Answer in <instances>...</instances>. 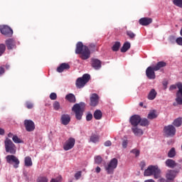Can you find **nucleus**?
<instances>
[{"instance_id": "nucleus-54", "label": "nucleus", "mask_w": 182, "mask_h": 182, "mask_svg": "<svg viewBox=\"0 0 182 182\" xmlns=\"http://www.w3.org/2000/svg\"><path fill=\"white\" fill-rule=\"evenodd\" d=\"M5 73V69L4 68H0V76L1 75H4Z\"/></svg>"}, {"instance_id": "nucleus-9", "label": "nucleus", "mask_w": 182, "mask_h": 182, "mask_svg": "<svg viewBox=\"0 0 182 182\" xmlns=\"http://www.w3.org/2000/svg\"><path fill=\"white\" fill-rule=\"evenodd\" d=\"M76 143V139L73 137H70L63 144V149L65 151L68 150H72L73 147H75V144Z\"/></svg>"}, {"instance_id": "nucleus-43", "label": "nucleus", "mask_w": 182, "mask_h": 182, "mask_svg": "<svg viewBox=\"0 0 182 182\" xmlns=\"http://www.w3.org/2000/svg\"><path fill=\"white\" fill-rule=\"evenodd\" d=\"M127 35L131 39L134 38V37L136 36V34H134V33H133V31H127Z\"/></svg>"}, {"instance_id": "nucleus-8", "label": "nucleus", "mask_w": 182, "mask_h": 182, "mask_svg": "<svg viewBox=\"0 0 182 182\" xmlns=\"http://www.w3.org/2000/svg\"><path fill=\"white\" fill-rule=\"evenodd\" d=\"M164 133L166 137H173L176 136V127L173 125H168L164 127Z\"/></svg>"}, {"instance_id": "nucleus-3", "label": "nucleus", "mask_w": 182, "mask_h": 182, "mask_svg": "<svg viewBox=\"0 0 182 182\" xmlns=\"http://www.w3.org/2000/svg\"><path fill=\"white\" fill-rule=\"evenodd\" d=\"M72 110L75 114V119L77 120H82L83 112H85V103L80 102V104L74 105Z\"/></svg>"}, {"instance_id": "nucleus-22", "label": "nucleus", "mask_w": 182, "mask_h": 182, "mask_svg": "<svg viewBox=\"0 0 182 182\" xmlns=\"http://www.w3.org/2000/svg\"><path fill=\"white\" fill-rule=\"evenodd\" d=\"M132 130L135 136H143V129L134 127L132 128Z\"/></svg>"}, {"instance_id": "nucleus-39", "label": "nucleus", "mask_w": 182, "mask_h": 182, "mask_svg": "<svg viewBox=\"0 0 182 182\" xmlns=\"http://www.w3.org/2000/svg\"><path fill=\"white\" fill-rule=\"evenodd\" d=\"M102 161H103V159H102V156H95V163H96V164H100Z\"/></svg>"}, {"instance_id": "nucleus-50", "label": "nucleus", "mask_w": 182, "mask_h": 182, "mask_svg": "<svg viewBox=\"0 0 182 182\" xmlns=\"http://www.w3.org/2000/svg\"><path fill=\"white\" fill-rule=\"evenodd\" d=\"M26 105L27 109H32L33 107V104H32L30 102H27L26 103Z\"/></svg>"}, {"instance_id": "nucleus-21", "label": "nucleus", "mask_w": 182, "mask_h": 182, "mask_svg": "<svg viewBox=\"0 0 182 182\" xmlns=\"http://www.w3.org/2000/svg\"><path fill=\"white\" fill-rule=\"evenodd\" d=\"M165 164L166 167H169V168H174V167L177 166V164L173 159H167L165 162Z\"/></svg>"}, {"instance_id": "nucleus-37", "label": "nucleus", "mask_w": 182, "mask_h": 182, "mask_svg": "<svg viewBox=\"0 0 182 182\" xmlns=\"http://www.w3.org/2000/svg\"><path fill=\"white\" fill-rule=\"evenodd\" d=\"M53 107L55 111H58L60 109V103L59 102L55 101L53 104Z\"/></svg>"}, {"instance_id": "nucleus-34", "label": "nucleus", "mask_w": 182, "mask_h": 182, "mask_svg": "<svg viewBox=\"0 0 182 182\" xmlns=\"http://www.w3.org/2000/svg\"><path fill=\"white\" fill-rule=\"evenodd\" d=\"M176 156V149L171 148V150L168 152V157L173 159Z\"/></svg>"}, {"instance_id": "nucleus-13", "label": "nucleus", "mask_w": 182, "mask_h": 182, "mask_svg": "<svg viewBox=\"0 0 182 182\" xmlns=\"http://www.w3.org/2000/svg\"><path fill=\"white\" fill-rule=\"evenodd\" d=\"M156 70H154V67L149 66L146 70V75L148 79L153 80L156 79Z\"/></svg>"}, {"instance_id": "nucleus-11", "label": "nucleus", "mask_w": 182, "mask_h": 182, "mask_svg": "<svg viewBox=\"0 0 182 182\" xmlns=\"http://www.w3.org/2000/svg\"><path fill=\"white\" fill-rule=\"evenodd\" d=\"M140 120H141L140 115L134 114L129 118V123H131L132 126L136 127L140 124Z\"/></svg>"}, {"instance_id": "nucleus-28", "label": "nucleus", "mask_w": 182, "mask_h": 182, "mask_svg": "<svg viewBox=\"0 0 182 182\" xmlns=\"http://www.w3.org/2000/svg\"><path fill=\"white\" fill-rule=\"evenodd\" d=\"M130 46H131V45L129 41L125 42L121 48V52L122 53H126L127 50H129V49H130Z\"/></svg>"}, {"instance_id": "nucleus-48", "label": "nucleus", "mask_w": 182, "mask_h": 182, "mask_svg": "<svg viewBox=\"0 0 182 182\" xmlns=\"http://www.w3.org/2000/svg\"><path fill=\"white\" fill-rule=\"evenodd\" d=\"M176 43L179 46H182V37H178L176 40Z\"/></svg>"}, {"instance_id": "nucleus-61", "label": "nucleus", "mask_w": 182, "mask_h": 182, "mask_svg": "<svg viewBox=\"0 0 182 182\" xmlns=\"http://www.w3.org/2000/svg\"><path fill=\"white\" fill-rule=\"evenodd\" d=\"M96 46H95V44H90V48H95Z\"/></svg>"}, {"instance_id": "nucleus-52", "label": "nucleus", "mask_w": 182, "mask_h": 182, "mask_svg": "<svg viewBox=\"0 0 182 182\" xmlns=\"http://www.w3.org/2000/svg\"><path fill=\"white\" fill-rule=\"evenodd\" d=\"M162 85L164 86V90H166L167 89V85H168V82L166 80L163 81Z\"/></svg>"}, {"instance_id": "nucleus-14", "label": "nucleus", "mask_w": 182, "mask_h": 182, "mask_svg": "<svg viewBox=\"0 0 182 182\" xmlns=\"http://www.w3.org/2000/svg\"><path fill=\"white\" fill-rule=\"evenodd\" d=\"M0 32L2 35H6V36H11L14 33L12 28L7 26H1Z\"/></svg>"}, {"instance_id": "nucleus-23", "label": "nucleus", "mask_w": 182, "mask_h": 182, "mask_svg": "<svg viewBox=\"0 0 182 182\" xmlns=\"http://www.w3.org/2000/svg\"><path fill=\"white\" fill-rule=\"evenodd\" d=\"M156 96H157V92H156V90L151 89L147 97L149 100H154L156 99Z\"/></svg>"}, {"instance_id": "nucleus-17", "label": "nucleus", "mask_w": 182, "mask_h": 182, "mask_svg": "<svg viewBox=\"0 0 182 182\" xmlns=\"http://www.w3.org/2000/svg\"><path fill=\"white\" fill-rule=\"evenodd\" d=\"M139 22V24L141 25L142 26H147V25H150V23L153 22V19L147 17H144V18H141Z\"/></svg>"}, {"instance_id": "nucleus-40", "label": "nucleus", "mask_w": 182, "mask_h": 182, "mask_svg": "<svg viewBox=\"0 0 182 182\" xmlns=\"http://www.w3.org/2000/svg\"><path fill=\"white\" fill-rule=\"evenodd\" d=\"M6 49V47L4 44H0V56H2L4 55V53L5 52Z\"/></svg>"}, {"instance_id": "nucleus-44", "label": "nucleus", "mask_w": 182, "mask_h": 182, "mask_svg": "<svg viewBox=\"0 0 182 182\" xmlns=\"http://www.w3.org/2000/svg\"><path fill=\"white\" fill-rule=\"evenodd\" d=\"M74 177H75V180L80 179V177H82V171H77V173H75Z\"/></svg>"}, {"instance_id": "nucleus-58", "label": "nucleus", "mask_w": 182, "mask_h": 182, "mask_svg": "<svg viewBox=\"0 0 182 182\" xmlns=\"http://www.w3.org/2000/svg\"><path fill=\"white\" fill-rule=\"evenodd\" d=\"M165 181V179L163 178H161L158 180V182H164Z\"/></svg>"}, {"instance_id": "nucleus-51", "label": "nucleus", "mask_w": 182, "mask_h": 182, "mask_svg": "<svg viewBox=\"0 0 182 182\" xmlns=\"http://www.w3.org/2000/svg\"><path fill=\"white\" fill-rule=\"evenodd\" d=\"M104 146H105V147H110V146H112V141H106L105 143H104Z\"/></svg>"}, {"instance_id": "nucleus-24", "label": "nucleus", "mask_w": 182, "mask_h": 182, "mask_svg": "<svg viewBox=\"0 0 182 182\" xmlns=\"http://www.w3.org/2000/svg\"><path fill=\"white\" fill-rule=\"evenodd\" d=\"M166 63L164 61H160L157 63V64L154 66V69L155 71L160 70L161 68H164L166 66Z\"/></svg>"}, {"instance_id": "nucleus-29", "label": "nucleus", "mask_w": 182, "mask_h": 182, "mask_svg": "<svg viewBox=\"0 0 182 182\" xmlns=\"http://www.w3.org/2000/svg\"><path fill=\"white\" fill-rule=\"evenodd\" d=\"M99 140H100V136L96 134H92L90 138V141L95 144L99 143Z\"/></svg>"}, {"instance_id": "nucleus-38", "label": "nucleus", "mask_w": 182, "mask_h": 182, "mask_svg": "<svg viewBox=\"0 0 182 182\" xmlns=\"http://www.w3.org/2000/svg\"><path fill=\"white\" fill-rule=\"evenodd\" d=\"M173 4L178 8H182V0H173Z\"/></svg>"}, {"instance_id": "nucleus-41", "label": "nucleus", "mask_w": 182, "mask_h": 182, "mask_svg": "<svg viewBox=\"0 0 182 182\" xmlns=\"http://www.w3.org/2000/svg\"><path fill=\"white\" fill-rule=\"evenodd\" d=\"M37 182H49V181L48 180V178H46V176H40L37 179Z\"/></svg>"}, {"instance_id": "nucleus-32", "label": "nucleus", "mask_w": 182, "mask_h": 182, "mask_svg": "<svg viewBox=\"0 0 182 182\" xmlns=\"http://www.w3.org/2000/svg\"><path fill=\"white\" fill-rule=\"evenodd\" d=\"M139 123L141 126H143L144 127H146V126H149V124H150V122H149V119L146 118H144V119L141 118Z\"/></svg>"}, {"instance_id": "nucleus-25", "label": "nucleus", "mask_w": 182, "mask_h": 182, "mask_svg": "<svg viewBox=\"0 0 182 182\" xmlns=\"http://www.w3.org/2000/svg\"><path fill=\"white\" fill-rule=\"evenodd\" d=\"M176 176H177V172H176V171H169L166 174V178L167 180H174Z\"/></svg>"}, {"instance_id": "nucleus-7", "label": "nucleus", "mask_w": 182, "mask_h": 182, "mask_svg": "<svg viewBox=\"0 0 182 182\" xmlns=\"http://www.w3.org/2000/svg\"><path fill=\"white\" fill-rule=\"evenodd\" d=\"M6 160L9 164H14V168H18L19 167V159L14 155L6 156Z\"/></svg>"}, {"instance_id": "nucleus-46", "label": "nucleus", "mask_w": 182, "mask_h": 182, "mask_svg": "<svg viewBox=\"0 0 182 182\" xmlns=\"http://www.w3.org/2000/svg\"><path fill=\"white\" fill-rule=\"evenodd\" d=\"M50 100H56V99H58V95H56V93L52 92L50 95Z\"/></svg>"}, {"instance_id": "nucleus-26", "label": "nucleus", "mask_w": 182, "mask_h": 182, "mask_svg": "<svg viewBox=\"0 0 182 182\" xmlns=\"http://www.w3.org/2000/svg\"><path fill=\"white\" fill-rule=\"evenodd\" d=\"M66 100H68L70 103H75L76 102V97L73 94H68L65 96Z\"/></svg>"}, {"instance_id": "nucleus-15", "label": "nucleus", "mask_w": 182, "mask_h": 182, "mask_svg": "<svg viewBox=\"0 0 182 182\" xmlns=\"http://www.w3.org/2000/svg\"><path fill=\"white\" fill-rule=\"evenodd\" d=\"M99 105V95L97 94H92L90 97V105L97 106Z\"/></svg>"}, {"instance_id": "nucleus-33", "label": "nucleus", "mask_w": 182, "mask_h": 182, "mask_svg": "<svg viewBox=\"0 0 182 182\" xmlns=\"http://www.w3.org/2000/svg\"><path fill=\"white\" fill-rule=\"evenodd\" d=\"M120 46H121L120 42H119V41L115 42L112 46V50L114 52H117V50H119V49H120Z\"/></svg>"}, {"instance_id": "nucleus-36", "label": "nucleus", "mask_w": 182, "mask_h": 182, "mask_svg": "<svg viewBox=\"0 0 182 182\" xmlns=\"http://www.w3.org/2000/svg\"><path fill=\"white\" fill-rule=\"evenodd\" d=\"M130 153L133 154L135 157H139V156H140V150L137 149H134L131 150Z\"/></svg>"}, {"instance_id": "nucleus-20", "label": "nucleus", "mask_w": 182, "mask_h": 182, "mask_svg": "<svg viewBox=\"0 0 182 182\" xmlns=\"http://www.w3.org/2000/svg\"><path fill=\"white\" fill-rule=\"evenodd\" d=\"M92 66L96 70H98V69H100L102 68V63L98 59H93L92 60Z\"/></svg>"}, {"instance_id": "nucleus-1", "label": "nucleus", "mask_w": 182, "mask_h": 182, "mask_svg": "<svg viewBox=\"0 0 182 182\" xmlns=\"http://www.w3.org/2000/svg\"><path fill=\"white\" fill-rule=\"evenodd\" d=\"M75 53L81 55L80 58L82 60H86L90 58V50L86 46H83L82 42H78L76 45Z\"/></svg>"}, {"instance_id": "nucleus-42", "label": "nucleus", "mask_w": 182, "mask_h": 182, "mask_svg": "<svg viewBox=\"0 0 182 182\" xmlns=\"http://www.w3.org/2000/svg\"><path fill=\"white\" fill-rule=\"evenodd\" d=\"M13 141H14L16 144L22 143V140L18 137V136L14 135L12 138Z\"/></svg>"}, {"instance_id": "nucleus-59", "label": "nucleus", "mask_w": 182, "mask_h": 182, "mask_svg": "<svg viewBox=\"0 0 182 182\" xmlns=\"http://www.w3.org/2000/svg\"><path fill=\"white\" fill-rule=\"evenodd\" d=\"M144 182H156V181H154V180L153 179H148V180H146Z\"/></svg>"}, {"instance_id": "nucleus-30", "label": "nucleus", "mask_w": 182, "mask_h": 182, "mask_svg": "<svg viewBox=\"0 0 182 182\" xmlns=\"http://www.w3.org/2000/svg\"><path fill=\"white\" fill-rule=\"evenodd\" d=\"M102 114H103L102 113V111H100V109H97L94 112V117L96 120H100V119H102Z\"/></svg>"}, {"instance_id": "nucleus-16", "label": "nucleus", "mask_w": 182, "mask_h": 182, "mask_svg": "<svg viewBox=\"0 0 182 182\" xmlns=\"http://www.w3.org/2000/svg\"><path fill=\"white\" fill-rule=\"evenodd\" d=\"M6 45L7 46V49H9V50L15 49V48H16V43L12 38L6 40Z\"/></svg>"}, {"instance_id": "nucleus-49", "label": "nucleus", "mask_w": 182, "mask_h": 182, "mask_svg": "<svg viewBox=\"0 0 182 182\" xmlns=\"http://www.w3.org/2000/svg\"><path fill=\"white\" fill-rule=\"evenodd\" d=\"M92 119H93V114H92L91 113H88L86 116L87 122H90V120H92Z\"/></svg>"}, {"instance_id": "nucleus-27", "label": "nucleus", "mask_w": 182, "mask_h": 182, "mask_svg": "<svg viewBox=\"0 0 182 182\" xmlns=\"http://www.w3.org/2000/svg\"><path fill=\"white\" fill-rule=\"evenodd\" d=\"M24 164L26 167H32V158H31V156H26L24 159Z\"/></svg>"}, {"instance_id": "nucleus-31", "label": "nucleus", "mask_w": 182, "mask_h": 182, "mask_svg": "<svg viewBox=\"0 0 182 182\" xmlns=\"http://www.w3.org/2000/svg\"><path fill=\"white\" fill-rule=\"evenodd\" d=\"M181 124H182L181 117L176 118L173 122V126H175L176 127H180V126H181Z\"/></svg>"}, {"instance_id": "nucleus-4", "label": "nucleus", "mask_w": 182, "mask_h": 182, "mask_svg": "<svg viewBox=\"0 0 182 182\" xmlns=\"http://www.w3.org/2000/svg\"><path fill=\"white\" fill-rule=\"evenodd\" d=\"M89 80H90V75L84 74L82 77L77 79L75 86L77 89H82V87H85L86 83H87Z\"/></svg>"}, {"instance_id": "nucleus-55", "label": "nucleus", "mask_w": 182, "mask_h": 182, "mask_svg": "<svg viewBox=\"0 0 182 182\" xmlns=\"http://www.w3.org/2000/svg\"><path fill=\"white\" fill-rule=\"evenodd\" d=\"M0 134L1 136H4L5 134V130H4V129L0 128Z\"/></svg>"}, {"instance_id": "nucleus-19", "label": "nucleus", "mask_w": 182, "mask_h": 182, "mask_svg": "<svg viewBox=\"0 0 182 182\" xmlns=\"http://www.w3.org/2000/svg\"><path fill=\"white\" fill-rule=\"evenodd\" d=\"M68 69H70V65L69 64L63 63L57 68V72L58 73H62L63 70H68Z\"/></svg>"}, {"instance_id": "nucleus-57", "label": "nucleus", "mask_w": 182, "mask_h": 182, "mask_svg": "<svg viewBox=\"0 0 182 182\" xmlns=\"http://www.w3.org/2000/svg\"><path fill=\"white\" fill-rule=\"evenodd\" d=\"M14 134L11 133V132L8 134V137H9L10 139H12L14 137Z\"/></svg>"}, {"instance_id": "nucleus-53", "label": "nucleus", "mask_w": 182, "mask_h": 182, "mask_svg": "<svg viewBox=\"0 0 182 182\" xmlns=\"http://www.w3.org/2000/svg\"><path fill=\"white\" fill-rule=\"evenodd\" d=\"M177 89V83L176 85H172L169 87V90H176Z\"/></svg>"}, {"instance_id": "nucleus-2", "label": "nucleus", "mask_w": 182, "mask_h": 182, "mask_svg": "<svg viewBox=\"0 0 182 182\" xmlns=\"http://www.w3.org/2000/svg\"><path fill=\"white\" fill-rule=\"evenodd\" d=\"M144 177L154 176V178H160V169L157 166H149L144 173Z\"/></svg>"}, {"instance_id": "nucleus-10", "label": "nucleus", "mask_w": 182, "mask_h": 182, "mask_svg": "<svg viewBox=\"0 0 182 182\" xmlns=\"http://www.w3.org/2000/svg\"><path fill=\"white\" fill-rule=\"evenodd\" d=\"M176 86L178 90L176 92V102L177 105H182V83L178 82Z\"/></svg>"}, {"instance_id": "nucleus-60", "label": "nucleus", "mask_w": 182, "mask_h": 182, "mask_svg": "<svg viewBox=\"0 0 182 182\" xmlns=\"http://www.w3.org/2000/svg\"><path fill=\"white\" fill-rule=\"evenodd\" d=\"M50 182H59V181L55 179V178H53Z\"/></svg>"}, {"instance_id": "nucleus-12", "label": "nucleus", "mask_w": 182, "mask_h": 182, "mask_svg": "<svg viewBox=\"0 0 182 182\" xmlns=\"http://www.w3.org/2000/svg\"><path fill=\"white\" fill-rule=\"evenodd\" d=\"M24 126L26 132H33L35 130V122L31 119H25Z\"/></svg>"}, {"instance_id": "nucleus-18", "label": "nucleus", "mask_w": 182, "mask_h": 182, "mask_svg": "<svg viewBox=\"0 0 182 182\" xmlns=\"http://www.w3.org/2000/svg\"><path fill=\"white\" fill-rule=\"evenodd\" d=\"M62 124L64 126H68V123H70V115L69 114H63L60 118Z\"/></svg>"}, {"instance_id": "nucleus-56", "label": "nucleus", "mask_w": 182, "mask_h": 182, "mask_svg": "<svg viewBox=\"0 0 182 182\" xmlns=\"http://www.w3.org/2000/svg\"><path fill=\"white\" fill-rule=\"evenodd\" d=\"M102 171V169L100 168V167L97 166L95 169L96 173H100Z\"/></svg>"}, {"instance_id": "nucleus-5", "label": "nucleus", "mask_w": 182, "mask_h": 182, "mask_svg": "<svg viewBox=\"0 0 182 182\" xmlns=\"http://www.w3.org/2000/svg\"><path fill=\"white\" fill-rule=\"evenodd\" d=\"M4 144L6 153H10L11 154H15L16 153V147L14 142H12V140L6 138Z\"/></svg>"}, {"instance_id": "nucleus-6", "label": "nucleus", "mask_w": 182, "mask_h": 182, "mask_svg": "<svg viewBox=\"0 0 182 182\" xmlns=\"http://www.w3.org/2000/svg\"><path fill=\"white\" fill-rule=\"evenodd\" d=\"M117 159H112L108 165L105 167V170L108 174H113V171H114V168L117 167Z\"/></svg>"}, {"instance_id": "nucleus-47", "label": "nucleus", "mask_w": 182, "mask_h": 182, "mask_svg": "<svg viewBox=\"0 0 182 182\" xmlns=\"http://www.w3.org/2000/svg\"><path fill=\"white\" fill-rule=\"evenodd\" d=\"M129 144V141L127 139H124L122 141L123 149H127V145Z\"/></svg>"}, {"instance_id": "nucleus-45", "label": "nucleus", "mask_w": 182, "mask_h": 182, "mask_svg": "<svg viewBox=\"0 0 182 182\" xmlns=\"http://www.w3.org/2000/svg\"><path fill=\"white\" fill-rule=\"evenodd\" d=\"M177 38H176V36H171L168 38V41L171 43H176V41Z\"/></svg>"}, {"instance_id": "nucleus-35", "label": "nucleus", "mask_w": 182, "mask_h": 182, "mask_svg": "<svg viewBox=\"0 0 182 182\" xmlns=\"http://www.w3.org/2000/svg\"><path fill=\"white\" fill-rule=\"evenodd\" d=\"M156 117H157V114H156L155 110L150 112L148 114V119H150L151 120L153 119H156Z\"/></svg>"}, {"instance_id": "nucleus-62", "label": "nucleus", "mask_w": 182, "mask_h": 182, "mask_svg": "<svg viewBox=\"0 0 182 182\" xmlns=\"http://www.w3.org/2000/svg\"><path fill=\"white\" fill-rule=\"evenodd\" d=\"M139 106L143 107V102H140Z\"/></svg>"}]
</instances>
